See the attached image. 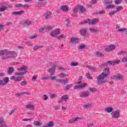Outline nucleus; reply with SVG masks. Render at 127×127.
Wrapping results in <instances>:
<instances>
[{
	"instance_id": "f257e3e1",
	"label": "nucleus",
	"mask_w": 127,
	"mask_h": 127,
	"mask_svg": "<svg viewBox=\"0 0 127 127\" xmlns=\"http://www.w3.org/2000/svg\"><path fill=\"white\" fill-rule=\"evenodd\" d=\"M17 57V53L15 51H10L7 49L0 51V57L1 59L5 60L9 58H15Z\"/></svg>"
},
{
	"instance_id": "f03ea898",
	"label": "nucleus",
	"mask_w": 127,
	"mask_h": 127,
	"mask_svg": "<svg viewBox=\"0 0 127 127\" xmlns=\"http://www.w3.org/2000/svg\"><path fill=\"white\" fill-rule=\"evenodd\" d=\"M109 75V69L105 68L104 71L97 77L98 85H103V84L106 83L107 81L104 80L105 78H107Z\"/></svg>"
},
{
	"instance_id": "7ed1b4c3",
	"label": "nucleus",
	"mask_w": 127,
	"mask_h": 127,
	"mask_svg": "<svg viewBox=\"0 0 127 127\" xmlns=\"http://www.w3.org/2000/svg\"><path fill=\"white\" fill-rule=\"evenodd\" d=\"M24 74H26V72H19V73H15L14 76H12L10 77V80H14L15 82H20L23 78V75Z\"/></svg>"
},
{
	"instance_id": "20e7f679",
	"label": "nucleus",
	"mask_w": 127,
	"mask_h": 127,
	"mask_svg": "<svg viewBox=\"0 0 127 127\" xmlns=\"http://www.w3.org/2000/svg\"><path fill=\"white\" fill-rule=\"evenodd\" d=\"M52 75H51L50 77V79H51L52 81H54L55 80L56 82L58 83H61L62 84H66L67 82H68V78H66V80H63L61 78H60L59 79H56V76H51Z\"/></svg>"
},
{
	"instance_id": "39448f33",
	"label": "nucleus",
	"mask_w": 127,
	"mask_h": 127,
	"mask_svg": "<svg viewBox=\"0 0 127 127\" xmlns=\"http://www.w3.org/2000/svg\"><path fill=\"white\" fill-rule=\"evenodd\" d=\"M4 76V74L3 73H0V78L1 77H3ZM9 81V78L5 77L3 80H0V86H4L7 83H8Z\"/></svg>"
},
{
	"instance_id": "423d86ee",
	"label": "nucleus",
	"mask_w": 127,
	"mask_h": 127,
	"mask_svg": "<svg viewBox=\"0 0 127 127\" xmlns=\"http://www.w3.org/2000/svg\"><path fill=\"white\" fill-rule=\"evenodd\" d=\"M123 78H124V76L120 74H117L112 76V79L115 81H120L121 80H123Z\"/></svg>"
},
{
	"instance_id": "0eeeda50",
	"label": "nucleus",
	"mask_w": 127,
	"mask_h": 127,
	"mask_svg": "<svg viewBox=\"0 0 127 127\" xmlns=\"http://www.w3.org/2000/svg\"><path fill=\"white\" fill-rule=\"evenodd\" d=\"M55 70H56V64H54L53 67L49 68L48 72L50 73L51 76H54V73H55Z\"/></svg>"
},
{
	"instance_id": "6e6552de",
	"label": "nucleus",
	"mask_w": 127,
	"mask_h": 127,
	"mask_svg": "<svg viewBox=\"0 0 127 127\" xmlns=\"http://www.w3.org/2000/svg\"><path fill=\"white\" fill-rule=\"evenodd\" d=\"M99 21V20L96 18H94L92 20L88 19V20H86L84 21V23H88V24H91V25H93V24H95L96 22H98Z\"/></svg>"
},
{
	"instance_id": "1a4fd4ad",
	"label": "nucleus",
	"mask_w": 127,
	"mask_h": 127,
	"mask_svg": "<svg viewBox=\"0 0 127 127\" xmlns=\"http://www.w3.org/2000/svg\"><path fill=\"white\" fill-rule=\"evenodd\" d=\"M58 34H60V31L58 29L52 31L50 33L51 36H53V37H56Z\"/></svg>"
},
{
	"instance_id": "9d476101",
	"label": "nucleus",
	"mask_w": 127,
	"mask_h": 127,
	"mask_svg": "<svg viewBox=\"0 0 127 127\" xmlns=\"http://www.w3.org/2000/svg\"><path fill=\"white\" fill-rule=\"evenodd\" d=\"M115 49H116V45H111L106 48L105 50V51L109 52L110 51H113V50H115Z\"/></svg>"
},
{
	"instance_id": "9b49d317",
	"label": "nucleus",
	"mask_w": 127,
	"mask_h": 127,
	"mask_svg": "<svg viewBox=\"0 0 127 127\" xmlns=\"http://www.w3.org/2000/svg\"><path fill=\"white\" fill-rule=\"evenodd\" d=\"M114 115H112L113 119H118L120 117V111L119 109L117 110L113 113Z\"/></svg>"
},
{
	"instance_id": "f8f14e48",
	"label": "nucleus",
	"mask_w": 127,
	"mask_h": 127,
	"mask_svg": "<svg viewBox=\"0 0 127 127\" xmlns=\"http://www.w3.org/2000/svg\"><path fill=\"white\" fill-rule=\"evenodd\" d=\"M87 86V83H83L79 85H75L74 87V90H78V89H83V88H85Z\"/></svg>"
},
{
	"instance_id": "ddd939ff",
	"label": "nucleus",
	"mask_w": 127,
	"mask_h": 127,
	"mask_svg": "<svg viewBox=\"0 0 127 127\" xmlns=\"http://www.w3.org/2000/svg\"><path fill=\"white\" fill-rule=\"evenodd\" d=\"M24 12V11L23 10H20L18 11H15V12H13L11 13V16H15L16 15H20V14H22Z\"/></svg>"
},
{
	"instance_id": "4468645a",
	"label": "nucleus",
	"mask_w": 127,
	"mask_h": 127,
	"mask_svg": "<svg viewBox=\"0 0 127 127\" xmlns=\"http://www.w3.org/2000/svg\"><path fill=\"white\" fill-rule=\"evenodd\" d=\"M89 95H90V93L88 91H86L85 92H80L79 96L81 98H87V97H89Z\"/></svg>"
},
{
	"instance_id": "2eb2a0df",
	"label": "nucleus",
	"mask_w": 127,
	"mask_h": 127,
	"mask_svg": "<svg viewBox=\"0 0 127 127\" xmlns=\"http://www.w3.org/2000/svg\"><path fill=\"white\" fill-rule=\"evenodd\" d=\"M78 8L79 10L80 13H84V12H86V8L84 7V6L82 5H78Z\"/></svg>"
},
{
	"instance_id": "dca6fc26",
	"label": "nucleus",
	"mask_w": 127,
	"mask_h": 127,
	"mask_svg": "<svg viewBox=\"0 0 127 127\" xmlns=\"http://www.w3.org/2000/svg\"><path fill=\"white\" fill-rule=\"evenodd\" d=\"M120 61H111L107 62V64H109V65H113V66L116 65V64H119L120 63Z\"/></svg>"
},
{
	"instance_id": "f3484780",
	"label": "nucleus",
	"mask_w": 127,
	"mask_h": 127,
	"mask_svg": "<svg viewBox=\"0 0 127 127\" xmlns=\"http://www.w3.org/2000/svg\"><path fill=\"white\" fill-rule=\"evenodd\" d=\"M79 33L81 36H86L87 34V29L83 28L79 31Z\"/></svg>"
},
{
	"instance_id": "a211bd4d",
	"label": "nucleus",
	"mask_w": 127,
	"mask_h": 127,
	"mask_svg": "<svg viewBox=\"0 0 127 127\" xmlns=\"http://www.w3.org/2000/svg\"><path fill=\"white\" fill-rule=\"evenodd\" d=\"M80 120H82V119L80 117H75L73 118V120H69L68 123L69 124H73V123H75V122H77V121H80Z\"/></svg>"
},
{
	"instance_id": "6ab92c4d",
	"label": "nucleus",
	"mask_w": 127,
	"mask_h": 127,
	"mask_svg": "<svg viewBox=\"0 0 127 127\" xmlns=\"http://www.w3.org/2000/svg\"><path fill=\"white\" fill-rule=\"evenodd\" d=\"M20 24L22 25L29 26V25H31V24H32V23H31V21H30L26 20V21L21 22Z\"/></svg>"
},
{
	"instance_id": "aec40b11",
	"label": "nucleus",
	"mask_w": 127,
	"mask_h": 127,
	"mask_svg": "<svg viewBox=\"0 0 127 127\" xmlns=\"http://www.w3.org/2000/svg\"><path fill=\"white\" fill-rule=\"evenodd\" d=\"M68 9H69L68 8V7H67V6L63 5L60 8L59 10H63V11H64V12H67Z\"/></svg>"
},
{
	"instance_id": "412c9836",
	"label": "nucleus",
	"mask_w": 127,
	"mask_h": 127,
	"mask_svg": "<svg viewBox=\"0 0 127 127\" xmlns=\"http://www.w3.org/2000/svg\"><path fill=\"white\" fill-rule=\"evenodd\" d=\"M18 71H20V72H22V71H25L24 72H27V67L23 65V66L18 68Z\"/></svg>"
},
{
	"instance_id": "4be33fe9",
	"label": "nucleus",
	"mask_w": 127,
	"mask_h": 127,
	"mask_svg": "<svg viewBox=\"0 0 127 127\" xmlns=\"http://www.w3.org/2000/svg\"><path fill=\"white\" fill-rule=\"evenodd\" d=\"M51 15H52V13H51V12H47L44 14L46 19H48V18H50V17H51Z\"/></svg>"
},
{
	"instance_id": "5701e85b",
	"label": "nucleus",
	"mask_w": 127,
	"mask_h": 127,
	"mask_svg": "<svg viewBox=\"0 0 127 127\" xmlns=\"http://www.w3.org/2000/svg\"><path fill=\"white\" fill-rule=\"evenodd\" d=\"M13 72H14V68L11 66L9 67L7 70L8 74L11 75Z\"/></svg>"
},
{
	"instance_id": "b1692460",
	"label": "nucleus",
	"mask_w": 127,
	"mask_h": 127,
	"mask_svg": "<svg viewBox=\"0 0 127 127\" xmlns=\"http://www.w3.org/2000/svg\"><path fill=\"white\" fill-rule=\"evenodd\" d=\"M0 126H2V127H6L5 126V123L2 118L0 119Z\"/></svg>"
},
{
	"instance_id": "393cba45",
	"label": "nucleus",
	"mask_w": 127,
	"mask_h": 127,
	"mask_svg": "<svg viewBox=\"0 0 127 127\" xmlns=\"http://www.w3.org/2000/svg\"><path fill=\"white\" fill-rule=\"evenodd\" d=\"M71 42L73 43H79V38H71Z\"/></svg>"
},
{
	"instance_id": "a878e982",
	"label": "nucleus",
	"mask_w": 127,
	"mask_h": 127,
	"mask_svg": "<svg viewBox=\"0 0 127 127\" xmlns=\"http://www.w3.org/2000/svg\"><path fill=\"white\" fill-rule=\"evenodd\" d=\"M61 99L63 101H64V102H67V101H68V99H69V97L67 95H65L63 96V97H61Z\"/></svg>"
},
{
	"instance_id": "bb28decb",
	"label": "nucleus",
	"mask_w": 127,
	"mask_h": 127,
	"mask_svg": "<svg viewBox=\"0 0 127 127\" xmlns=\"http://www.w3.org/2000/svg\"><path fill=\"white\" fill-rule=\"evenodd\" d=\"M53 126H54V122L50 121L47 126H44L43 127H52Z\"/></svg>"
},
{
	"instance_id": "cd10ccee",
	"label": "nucleus",
	"mask_w": 127,
	"mask_h": 127,
	"mask_svg": "<svg viewBox=\"0 0 127 127\" xmlns=\"http://www.w3.org/2000/svg\"><path fill=\"white\" fill-rule=\"evenodd\" d=\"M72 87H73V84H68L65 87H64V91H68L69 89H70V88H72Z\"/></svg>"
},
{
	"instance_id": "c85d7f7f",
	"label": "nucleus",
	"mask_w": 127,
	"mask_h": 127,
	"mask_svg": "<svg viewBox=\"0 0 127 127\" xmlns=\"http://www.w3.org/2000/svg\"><path fill=\"white\" fill-rule=\"evenodd\" d=\"M117 28H118V30H117V31L119 32H124V31H127V29L126 28L120 29V26L117 27Z\"/></svg>"
},
{
	"instance_id": "c756f323",
	"label": "nucleus",
	"mask_w": 127,
	"mask_h": 127,
	"mask_svg": "<svg viewBox=\"0 0 127 127\" xmlns=\"http://www.w3.org/2000/svg\"><path fill=\"white\" fill-rule=\"evenodd\" d=\"M114 111V109L112 107H107L105 109V112L107 113H112Z\"/></svg>"
},
{
	"instance_id": "7c9ffc66",
	"label": "nucleus",
	"mask_w": 127,
	"mask_h": 127,
	"mask_svg": "<svg viewBox=\"0 0 127 127\" xmlns=\"http://www.w3.org/2000/svg\"><path fill=\"white\" fill-rule=\"evenodd\" d=\"M127 54V52L124 51H120L117 53V55H123V56Z\"/></svg>"
},
{
	"instance_id": "2f4dec72",
	"label": "nucleus",
	"mask_w": 127,
	"mask_h": 127,
	"mask_svg": "<svg viewBox=\"0 0 127 127\" xmlns=\"http://www.w3.org/2000/svg\"><path fill=\"white\" fill-rule=\"evenodd\" d=\"M43 28H44V31H46V32L50 31V30H52V27H50V26L44 27Z\"/></svg>"
},
{
	"instance_id": "473e14b6",
	"label": "nucleus",
	"mask_w": 127,
	"mask_h": 127,
	"mask_svg": "<svg viewBox=\"0 0 127 127\" xmlns=\"http://www.w3.org/2000/svg\"><path fill=\"white\" fill-rule=\"evenodd\" d=\"M48 79H50V77L48 75L47 76H44L41 78L42 81H47V80H48Z\"/></svg>"
},
{
	"instance_id": "72a5a7b5",
	"label": "nucleus",
	"mask_w": 127,
	"mask_h": 127,
	"mask_svg": "<svg viewBox=\"0 0 127 127\" xmlns=\"http://www.w3.org/2000/svg\"><path fill=\"white\" fill-rule=\"evenodd\" d=\"M103 3H104V5H107V4H112V2H111V1H109V0H104Z\"/></svg>"
},
{
	"instance_id": "f704fd0d",
	"label": "nucleus",
	"mask_w": 127,
	"mask_h": 127,
	"mask_svg": "<svg viewBox=\"0 0 127 127\" xmlns=\"http://www.w3.org/2000/svg\"><path fill=\"white\" fill-rule=\"evenodd\" d=\"M96 56H98V57H103L104 55L103 54L100 53V52H96L95 53Z\"/></svg>"
},
{
	"instance_id": "c9c22d12",
	"label": "nucleus",
	"mask_w": 127,
	"mask_h": 127,
	"mask_svg": "<svg viewBox=\"0 0 127 127\" xmlns=\"http://www.w3.org/2000/svg\"><path fill=\"white\" fill-rule=\"evenodd\" d=\"M116 9H117V10L116 11V12H119V11H121V10H123V6H117Z\"/></svg>"
},
{
	"instance_id": "e433bc0d",
	"label": "nucleus",
	"mask_w": 127,
	"mask_h": 127,
	"mask_svg": "<svg viewBox=\"0 0 127 127\" xmlns=\"http://www.w3.org/2000/svg\"><path fill=\"white\" fill-rule=\"evenodd\" d=\"M25 108L26 109H30L31 110L33 109V105H32V104H29L28 105H27Z\"/></svg>"
},
{
	"instance_id": "4c0bfd02",
	"label": "nucleus",
	"mask_w": 127,
	"mask_h": 127,
	"mask_svg": "<svg viewBox=\"0 0 127 127\" xmlns=\"http://www.w3.org/2000/svg\"><path fill=\"white\" fill-rule=\"evenodd\" d=\"M8 7H10L3 6L2 7H0V11H4V10H5V9H8Z\"/></svg>"
},
{
	"instance_id": "58836bf2",
	"label": "nucleus",
	"mask_w": 127,
	"mask_h": 127,
	"mask_svg": "<svg viewBox=\"0 0 127 127\" xmlns=\"http://www.w3.org/2000/svg\"><path fill=\"white\" fill-rule=\"evenodd\" d=\"M121 62H123V63H127V56H126L125 57H124L123 59L121 60Z\"/></svg>"
},
{
	"instance_id": "ea45409f",
	"label": "nucleus",
	"mask_w": 127,
	"mask_h": 127,
	"mask_svg": "<svg viewBox=\"0 0 127 127\" xmlns=\"http://www.w3.org/2000/svg\"><path fill=\"white\" fill-rule=\"evenodd\" d=\"M89 91L92 92V93H95V92H97V89L94 88H89Z\"/></svg>"
},
{
	"instance_id": "a19ab883",
	"label": "nucleus",
	"mask_w": 127,
	"mask_h": 127,
	"mask_svg": "<svg viewBox=\"0 0 127 127\" xmlns=\"http://www.w3.org/2000/svg\"><path fill=\"white\" fill-rule=\"evenodd\" d=\"M90 31H91V32H98V30L92 28H90L89 29Z\"/></svg>"
},
{
	"instance_id": "79ce46f5",
	"label": "nucleus",
	"mask_w": 127,
	"mask_h": 127,
	"mask_svg": "<svg viewBox=\"0 0 127 127\" xmlns=\"http://www.w3.org/2000/svg\"><path fill=\"white\" fill-rule=\"evenodd\" d=\"M35 126H42V124L38 121H35L34 122Z\"/></svg>"
},
{
	"instance_id": "37998d69",
	"label": "nucleus",
	"mask_w": 127,
	"mask_h": 127,
	"mask_svg": "<svg viewBox=\"0 0 127 127\" xmlns=\"http://www.w3.org/2000/svg\"><path fill=\"white\" fill-rule=\"evenodd\" d=\"M37 78H38V75H35V76H33V77L32 78V81H36Z\"/></svg>"
},
{
	"instance_id": "c03bdc74",
	"label": "nucleus",
	"mask_w": 127,
	"mask_h": 127,
	"mask_svg": "<svg viewBox=\"0 0 127 127\" xmlns=\"http://www.w3.org/2000/svg\"><path fill=\"white\" fill-rule=\"evenodd\" d=\"M26 85H27L26 81H23L21 82V86H26Z\"/></svg>"
},
{
	"instance_id": "a18cd8bd",
	"label": "nucleus",
	"mask_w": 127,
	"mask_h": 127,
	"mask_svg": "<svg viewBox=\"0 0 127 127\" xmlns=\"http://www.w3.org/2000/svg\"><path fill=\"white\" fill-rule=\"evenodd\" d=\"M91 107V104H86L83 106L84 109H89Z\"/></svg>"
},
{
	"instance_id": "49530a36",
	"label": "nucleus",
	"mask_w": 127,
	"mask_h": 127,
	"mask_svg": "<svg viewBox=\"0 0 127 127\" xmlns=\"http://www.w3.org/2000/svg\"><path fill=\"white\" fill-rule=\"evenodd\" d=\"M66 22H67V24H66V26H70V25H71V21H69V20L66 19L65 20Z\"/></svg>"
},
{
	"instance_id": "de8ad7c7",
	"label": "nucleus",
	"mask_w": 127,
	"mask_h": 127,
	"mask_svg": "<svg viewBox=\"0 0 127 127\" xmlns=\"http://www.w3.org/2000/svg\"><path fill=\"white\" fill-rule=\"evenodd\" d=\"M78 9H79V8L78 7V5L75 7L73 10V12H74V13H77L78 12Z\"/></svg>"
},
{
	"instance_id": "09e8293b",
	"label": "nucleus",
	"mask_w": 127,
	"mask_h": 127,
	"mask_svg": "<svg viewBox=\"0 0 127 127\" xmlns=\"http://www.w3.org/2000/svg\"><path fill=\"white\" fill-rule=\"evenodd\" d=\"M104 13H106V11L102 10V11H99L97 14H104Z\"/></svg>"
},
{
	"instance_id": "8fccbe9b",
	"label": "nucleus",
	"mask_w": 127,
	"mask_h": 127,
	"mask_svg": "<svg viewBox=\"0 0 127 127\" xmlns=\"http://www.w3.org/2000/svg\"><path fill=\"white\" fill-rule=\"evenodd\" d=\"M79 49H84V48H86V45L83 44L79 46Z\"/></svg>"
},
{
	"instance_id": "3c124183",
	"label": "nucleus",
	"mask_w": 127,
	"mask_h": 127,
	"mask_svg": "<svg viewBox=\"0 0 127 127\" xmlns=\"http://www.w3.org/2000/svg\"><path fill=\"white\" fill-rule=\"evenodd\" d=\"M87 127H95V126H94V123H93L92 122L89 123V124H88L87 125Z\"/></svg>"
},
{
	"instance_id": "603ef678",
	"label": "nucleus",
	"mask_w": 127,
	"mask_h": 127,
	"mask_svg": "<svg viewBox=\"0 0 127 127\" xmlns=\"http://www.w3.org/2000/svg\"><path fill=\"white\" fill-rule=\"evenodd\" d=\"M22 6H23V5L20 3L16 4L15 5L16 7H22Z\"/></svg>"
},
{
	"instance_id": "864d4df0",
	"label": "nucleus",
	"mask_w": 127,
	"mask_h": 127,
	"mask_svg": "<svg viewBox=\"0 0 127 127\" xmlns=\"http://www.w3.org/2000/svg\"><path fill=\"white\" fill-rule=\"evenodd\" d=\"M107 5L106 7V9H110V8H111V6H112V4H107Z\"/></svg>"
},
{
	"instance_id": "5fc2aeb1",
	"label": "nucleus",
	"mask_w": 127,
	"mask_h": 127,
	"mask_svg": "<svg viewBox=\"0 0 127 127\" xmlns=\"http://www.w3.org/2000/svg\"><path fill=\"white\" fill-rule=\"evenodd\" d=\"M50 99H54L55 98V94L52 93L50 95Z\"/></svg>"
},
{
	"instance_id": "6e6d98bb",
	"label": "nucleus",
	"mask_w": 127,
	"mask_h": 127,
	"mask_svg": "<svg viewBox=\"0 0 127 127\" xmlns=\"http://www.w3.org/2000/svg\"><path fill=\"white\" fill-rule=\"evenodd\" d=\"M122 3V0H117L115 1L116 4H120V3Z\"/></svg>"
},
{
	"instance_id": "4d7b16f0",
	"label": "nucleus",
	"mask_w": 127,
	"mask_h": 127,
	"mask_svg": "<svg viewBox=\"0 0 127 127\" xmlns=\"http://www.w3.org/2000/svg\"><path fill=\"white\" fill-rule=\"evenodd\" d=\"M46 50L47 52H50V51H51V48H50V47H48L46 48Z\"/></svg>"
},
{
	"instance_id": "13d9d810",
	"label": "nucleus",
	"mask_w": 127,
	"mask_h": 127,
	"mask_svg": "<svg viewBox=\"0 0 127 127\" xmlns=\"http://www.w3.org/2000/svg\"><path fill=\"white\" fill-rule=\"evenodd\" d=\"M60 76L61 77H66V76H67V74L65 73H60Z\"/></svg>"
},
{
	"instance_id": "bf43d9fd",
	"label": "nucleus",
	"mask_w": 127,
	"mask_h": 127,
	"mask_svg": "<svg viewBox=\"0 0 127 127\" xmlns=\"http://www.w3.org/2000/svg\"><path fill=\"white\" fill-rule=\"evenodd\" d=\"M86 76L88 79H92V76H90V74L89 73L86 74Z\"/></svg>"
},
{
	"instance_id": "052dcab7",
	"label": "nucleus",
	"mask_w": 127,
	"mask_h": 127,
	"mask_svg": "<svg viewBox=\"0 0 127 127\" xmlns=\"http://www.w3.org/2000/svg\"><path fill=\"white\" fill-rule=\"evenodd\" d=\"M115 13H117L116 11H113L109 13V15H114Z\"/></svg>"
},
{
	"instance_id": "680f3d73",
	"label": "nucleus",
	"mask_w": 127,
	"mask_h": 127,
	"mask_svg": "<svg viewBox=\"0 0 127 127\" xmlns=\"http://www.w3.org/2000/svg\"><path fill=\"white\" fill-rule=\"evenodd\" d=\"M71 65L73 66H78V63L72 62V63H71Z\"/></svg>"
},
{
	"instance_id": "e2e57ef3",
	"label": "nucleus",
	"mask_w": 127,
	"mask_h": 127,
	"mask_svg": "<svg viewBox=\"0 0 127 127\" xmlns=\"http://www.w3.org/2000/svg\"><path fill=\"white\" fill-rule=\"evenodd\" d=\"M22 95H24L23 92H21L20 93H18L16 94V96H17L18 97H19L20 96H22Z\"/></svg>"
},
{
	"instance_id": "0e129e2a",
	"label": "nucleus",
	"mask_w": 127,
	"mask_h": 127,
	"mask_svg": "<svg viewBox=\"0 0 127 127\" xmlns=\"http://www.w3.org/2000/svg\"><path fill=\"white\" fill-rule=\"evenodd\" d=\"M37 37V36L36 35H33V36H31L29 37L30 39H34L35 38H36Z\"/></svg>"
},
{
	"instance_id": "69168bd1",
	"label": "nucleus",
	"mask_w": 127,
	"mask_h": 127,
	"mask_svg": "<svg viewBox=\"0 0 127 127\" xmlns=\"http://www.w3.org/2000/svg\"><path fill=\"white\" fill-rule=\"evenodd\" d=\"M60 38H63L64 39H65V38H66V37L64 36V34H62L60 36V37H59V39H60Z\"/></svg>"
},
{
	"instance_id": "338daca9",
	"label": "nucleus",
	"mask_w": 127,
	"mask_h": 127,
	"mask_svg": "<svg viewBox=\"0 0 127 127\" xmlns=\"http://www.w3.org/2000/svg\"><path fill=\"white\" fill-rule=\"evenodd\" d=\"M22 7H23V8H28L29 5L28 4L23 5Z\"/></svg>"
},
{
	"instance_id": "774afa93",
	"label": "nucleus",
	"mask_w": 127,
	"mask_h": 127,
	"mask_svg": "<svg viewBox=\"0 0 127 127\" xmlns=\"http://www.w3.org/2000/svg\"><path fill=\"white\" fill-rule=\"evenodd\" d=\"M88 68L91 71H95V68L92 66H89Z\"/></svg>"
}]
</instances>
